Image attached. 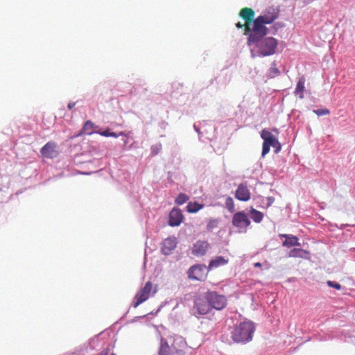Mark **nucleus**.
<instances>
[{"mask_svg":"<svg viewBox=\"0 0 355 355\" xmlns=\"http://www.w3.org/2000/svg\"><path fill=\"white\" fill-rule=\"evenodd\" d=\"M96 133L102 135V136H104V137H118L119 135H124V132H120L119 134H116L114 132H110L109 130H104V131H102V132H96Z\"/></svg>","mask_w":355,"mask_h":355,"instance_id":"26","label":"nucleus"},{"mask_svg":"<svg viewBox=\"0 0 355 355\" xmlns=\"http://www.w3.org/2000/svg\"><path fill=\"white\" fill-rule=\"evenodd\" d=\"M186 345L182 336H171L167 340L162 338L159 355H184Z\"/></svg>","mask_w":355,"mask_h":355,"instance_id":"1","label":"nucleus"},{"mask_svg":"<svg viewBox=\"0 0 355 355\" xmlns=\"http://www.w3.org/2000/svg\"><path fill=\"white\" fill-rule=\"evenodd\" d=\"M235 198L240 201H248L251 198V193L248 188L247 183H241L238 186L235 191Z\"/></svg>","mask_w":355,"mask_h":355,"instance_id":"11","label":"nucleus"},{"mask_svg":"<svg viewBox=\"0 0 355 355\" xmlns=\"http://www.w3.org/2000/svg\"><path fill=\"white\" fill-rule=\"evenodd\" d=\"M236 26L238 28H244V34L245 35V23L244 24H242L240 21H239L236 24Z\"/></svg>","mask_w":355,"mask_h":355,"instance_id":"33","label":"nucleus"},{"mask_svg":"<svg viewBox=\"0 0 355 355\" xmlns=\"http://www.w3.org/2000/svg\"><path fill=\"white\" fill-rule=\"evenodd\" d=\"M258 49V53L262 56H268L275 53L277 41L272 37L262 38L258 42H255Z\"/></svg>","mask_w":355,"mask_h":355,"instance_id":"5","label":"nucleus"},{"mask_svg":"<svg viewBox=\"0 0 355 355\" xmlns=\"http://www.w3.org/2000/svg\"><path fill=\"white\" fill-rule=\"evenodd\" d=\"M96 128H97V126L91 121H87L83 128L80 130V132L78 135V136L81 135H90L93 134L94 132H96Z\"/></svg>","mask_w":355,"mask_h":355,"instance_id":"18","label":"nucleus"},{"mask_svg":"<svg viewBox=\"0 0 355 355\" xmlns=\"http://www.w3.org/2000/svg\"><path fill=\"white\" fill-rule=\"evenodd\" d=\"M218 225V219H211L208 222L207 225V230L208 231H211L214 229L216 228Z\"/></svg>","mask_w":355,"mask_h":355,"instance_id":"28","label":"nucleus"},{"mask_svg":"<svg viewBox=\"0 0 355 355\" xmlns=\"http://www.w3.org/2000/svg\"><path fill=\"white\" fill-rule=\"evenodd\" d=\"M305 79L304 77H300L297 81V86L295 90V94H300V98H303V92L304 90Z\"/></svg>","mask_w":355,"mask_h":355,"instance_id":"22","label":"nucleus"},{"mask_svg":"<svg viewBox=\"0 0 355 355\" xmlns=\"http://www.w3.org/2000/svg\"><path fill=\"white\" fill-rule=\"evenodd\" d=\"M177 246V239L175 236L165 239L162 243L161 251L165 255L170 254Z\"/></svg>","mask_w":355,"mask_h":355,"instance_id":"13","label":"nucleus"},{"mask_svg":"<svg viewBox=\"0 0 355 355\" xmlns=\"http://www.w3.org/2000/svg\"><path fill=\"white\" fill-rule=\"evenodd\" d=\"M255 325L252 322L244 321L234 326L231 332V338L234 343H247L252 340Z\"/></svg>","mask_w":355,"mask_h":355,"instance_id":"2","label":"nucleus"},{"mask_svg":"<svg viewBox=\"0 0 355 355\" xmlns=\"http://www.w3.org/2000/svg\"><path fill=\"white\" fill-rule=\"evenodd\" d=\"M228 263V260L225 259L223 257L218 256L215 259H211L209 263L208 268L211 270L214 268H218L221 266H224Z\"/></svg>","mask_w":355,"mask_h":355,"instance_id":"19","label":"nucleus"},{"mask_svg":"<svg viewBox=\"0 0 355 355\" xmlns=\"http://www.w3.org/2000/svg\"><path fill=\"white\" fill-rule=\"evenodd\" d=\"M254 266L256 267V268H258V267H261V263H259V262H257L254 264Z\"/></svg>","mask_w":355,"mask_h":355,"instance_id":"36","label":"nucleus"},{"mask_svg":"<svg viewBox=\"0 0 355 355\" xmlns=\"http://www.w3.org/2000/svg\"><path fill=\"white\" fill-rule=\"evenodd\" d=\"M56 145L53 142H48L41 148V154L46 158H53L57 155Z\"/></svg>","mask_w":355,"mask_h":355,"instance_id":"15","label":"nucleus"},{"mask_svg":"<svg viewBox=\"0 0 355 355\" xmlns=\"http://www.w3.org/2000/svg\"><path fill=\"white\" fill-rule=\"evenodd\" d=\"M282 245L284 247L290 248L292 246H300V243L297 236L291 235L290 236H286V239L282 243Z\"/></svg>","mask_w":355,"mask_h":355,"instance_id":"20","label":"nucleus"},{"mask_svg":"<svg viewBox=\"0 0 355 355\" xmlns=\"http://www.w3.org/2000/svg\"><path fill=\"white\" fill-rule=\"evenodd\" d=\"M313 112L316 114L318 116L327 115L329 114V110L327 108L324 109H318L313 110Z\"/></svg>","mask_w":355,"mask_h":355,"instance_id":"29","label":"nucleus"},{"mask_svg":"<svg viewBox=\"0 0 355 355\" xmlns=\"http://www.w3.org/2000/svg\"><path fill=\"white\" fill-rule=\"evenodd\" d=\"M308 254L309 252L306 250H304L301 248H294L289 252L288 257L295 258H304Z\"/></svg>","mask_w":355,"mask_h":355,"instance_id":"21","label":"nucleus"},{"mask_svg":"<svg viewBox=\"0 0 355 355\" xmlns=\"http://www.w3.org/2000/svg\"><path fill=\"white\" fill-rule=\"evenodd\" d=\"M205 299L211 307L217 310L224 309L227 304L226 297L220 295L216 291H208L205 293Z\"/></svg>","mask_w":355,"mask_h":355,"instance_id":"7","label":"nucleus"},{"mask_svg":"<svg viewBox=\"0 0 355 355\" xmlns=\"http://www.w3.org/2000/svg\"><path fill=\"white\" fill-rule=\"evenodd\" d=\"M210 307L211 306L207 300L198 298L195 301L194 308L200 315L207 314L210 311Z\"/></svg>","mask_w":355,"mask_h":355,"instance_id":"16","label":"nucleus"},{"mask_svg":"<svg viewBox=\"0 0 355 355\" xmlns=\"http://www.w3.org/2000/svg\"><path fill=\"white\" fill-rule=\"evenodd\" d=\"M270 74L273 75V76H277L279 73V69L277 68L276 67V64L275 62H273L272 64V66L270 67Z\"/></svg>","mask_w":355,"mask_h":355,"instance_id":"31","label":"nucleus"},{"mask_svg":"<svg viewBox=\"0 0 355 355\" xmlns=\"http://www.w3.org/2000/svg\"><path fill=\"white\" fill-rule=\"evenodd\" d=\"M258 17L262 18L264 24H270L278 17V12L272 8L264 15H260Z\"/></svg>","mask_w":355,"mask_h":355,"instance_id":"17","label":"nucleus"},{"mask_svg":"<svg viewBox=\"0 0 355 355\" xmlns=\"http://www.w3.org/2000/svg\"><path fill=\"white\" fill-rule=\"evenodd\" d=\"M189 200V196L185 193H180L175 199V203L178 205H183Z\"/></svg>","mask_w":355,"mask_h":355,"instance_id":"27","label":"nucleus"},{"mask_svg":"<svg viewBox=\"0 0 355 355\" xmlns=\"http://www.w3.org/2000/svg\"><path fill=\"white\" fill-rule=\"evenodd\" d=\"M110 349L108 348L103 349L97 355H108Z\"/></svg>","mask_w":355,"mask_h":355,"instance_id":"34","label":"nucleus"},{"mask_svg":"<svg viewBox=\"0 0 355 355\" xmlns=\"http://www.w3.org/2000/svg\"><path fill=\"white\" fill-rule=\"evenodd\" d=\"M157 292V288H153L151 282H147L144 286L142 287L135 295L134 297L133 306L137 307L139 305L146 302L149 297Z\"/></svg>","mask_w":355,"mask_h":355,"instance_id":"6","label":"nucleus"},{"mask_svg":"<svg viewBox=\"0 0 355 355\" xmlns=\"http://www.w3.org/2000/svg\"><path fill=\"white\" fill-rule=\"evenodd\" d=\"M327 284L332 288H334L337 290H340L341 288V285L336 282L328 281Z\"/></svg>","mask_w":355,"mask_h":355,"instance_id":"32","label":"nucleus"},{"mask_svg":"<svg viewBox=\"0 0 355 355\" xmlns=\"http://www.w3.org/2000/svg\"><path fill=\"white\" fill-rule=\"evenodd\" d=\"M207 275L206 266L197 264L191 267L188 271V277L191 279L202 281Z\"/></svg>","mask_w":355,"mask_h":355,"instance_id":"8","label":"nucleus"},{"mask_svg":"<svg viewBox=\"0 0 355 355\" xmlns=\"http://www.w3.org/2000/svg\"><path fill=\"white\" fill-rule=\"evenodd\" d=\"M209 248V243L206 241H196L192 248V254L196 257L204 256Z\"/></svg>","mask_w":355,"mask_h":355,"instance_id":"12","label":"nucleus"},{"mask_svg":"<svg viewBox=\"0 0 355 355\" xmlns=\"http://www.w3.org/2000/svg\"><path fill=\"white\" fill-rule=\"evenodd\" d=\"M204 205L196 202H189L187 206V210L189 213H196L202 209Z\"/></svg>","mask_w":355,"mask_h":355,"instance_id":"23","label":"nucleus"},{"mask_svg":"<svg viewBox=\"0 0 355 355\" xmlns=\"http://www.w3.org/2000/svg\"><path fill=\"white\" fill-rule=\"evenodd\" d=\"M291 234H282L279 235L281 237H284L286 239V236H290Z\"/></svg>","mask_w":355,"mask_h":355,"instance_id":"37","label":"nucleus"},{"mask_svg":"<svg viewBox=\"0 0 355 355\" xmlns=\"http://www.w3.org/2000/svg\"><path fill=\"white\" fill-rule=\"evenodd\" d=\"M75 103L71 102L68 104V108L71 110L75 106Z\"/></svg>","mask_w":355,"mask_h":355,"instance_id":"35","label":"nucleus"},{"mask_svg":"<svg viewBox=\"0 0 355 355\" xmlns=\"http://www.w3.org/2000/svg\"><path fill=\"white\" fill-rule=\"evenodd\" d=\"M183 215L182 211L178 208H173L169 214L168 224L170 226H178L182 222Z\"/></svg>","mask_w":355,"mask_h":355,"instance_id":"14","label":"nucleus"},{"mask_svg":"<svg viewBox=\"0 0 355 355\" xmlns=\"http://www.w3.org/2000/svg\"><path fill=\"white\" fill-rule=\"evenodd\" d=\"M263 22L262 18L257 17L252 23V28L250 27V31L247 35L248 45L259 42L267 34V28Z\"/></svg>","mask_w":355,"mask_h":355,"instance_id":"3","label":"nucleus"},{"mask_svg":"<svg viewBox=\"0 0 355 355\" xmlns=\"http://www.w3.org/2000/svg\"><path fill=\"white\" fill-rule=\"evenodd\" d=\"M232 225L237 228L245 230L250 225V220L245 212L239 211L233 216Z\"/></svg>","mask_w":355,"mask_h":355,"instance_id":"9","label":"nucleus"},{"mask_svg":"<svg viewBox=\"0 0 355 355\" xmlns=\"http://www.w3.org/2000/svg\"><path fill=\"white\" fill-rule=\"evenodd\" d=\"M261 137L263 139L262 157H264L270 151V146L275 148V153L280 151L282 146L277 139L269 131L263 130L261 132Z\"/></svg>","mask_w":355,"mask_h":355,"instance_id":"4","label":"nucleus"},{"mask_svg":"<svg viewBox=\"0 0 355 355\" xmlns=\"http://www.w3.org/2000/svg\"><path fill=\"white\" fill-rule=\"evenodd\" d=\"M225 207L230 213H233L235 211L234 202L232 197H227L225 199Z\"/></svg>","mask_w":355,"mask_h":355,"instance_id":"25","label":"nucleus"},{"mask_svg":"<svg viewBox=\"0 0 355 355\" xmlns=\"http://www.w3.org/2000/svg\"><path fill=\"white\" fill-rule=\"evenodd\" d=\"M254 11L250 8H243L240 10L239 16L245 22V35H248L250 31V25L254 20Z\"/></svg>","mask_w":355,"mask_h":355,"instance_id":"10","label":"nucleus"},{"mask_svg":"<svg viewBox=\"0 0 355 355\" xmlns=\"http://www.w3.org/2000/svg\"><path fill=\"white\" fill-rule=\"evenodd\" d=\"M250 214L252 219L255 223H260L263 218V214L261 211H257L254 209H252Z\"/></svg>","mask_w":355,"mask_h":355,"instance_id":"24","label":"nucleus"},{"mask_svg":"<svg viewBox=\"0 0 355 355\" xmlns=\"http://www.w3.org/2000/svg\"><path fill=\"white\" fill-rule=\"evenodd\" d=\"M111 355H115V354H111Z\"/></svg>","mask_w":355,"mask_h":355,"instance_id":"38","label":"nucleus"},{"mask_svg":"<svg viewBox=\"0 0 355 355\" xmlns=\"http://www.w3.org/2000/svg\"><path fill=\"white\" fill-rule=\"evenodd\" d=\"M161 149H162L161 144H156L151 146V151H152L153 155H154L158 154V153L161 150Z\"/></svg>","mask_w":355,"mask_h":355,"instance_id":"30","label":"nucleus"}]
</instances>
